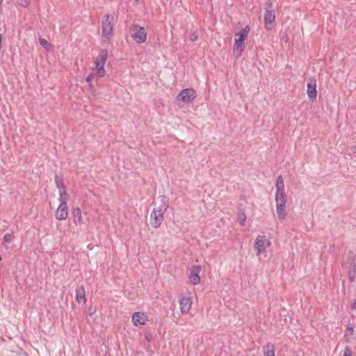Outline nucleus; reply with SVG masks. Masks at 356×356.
I'll list each match as a JSON object with an SVG mask.
<instances>
[{"mask_svg":"<svg viewBox=\"0 0 356 356\" xmlns=\"http://www.w3.org/2000/svg\"><path fill=\"white\" fill-rule=\"evenodd\" d=\"M275 188L276 213L278 218L283 220L286 216V204L287 202V195L284 189V179L281 175L277 177Z\"/></svg>","mask_w":356,"mask_h":356,"instance_id":"1","label":"nucleus"},{"mask_svg":"<svg viewBox=\"0 0 356 356\" xmlns=\"http://www.w3.org/2000/svg\"><path fill=\"white\" fill-rule=\"evenodd\" d=\"M160 204L154 208L150 214V224L154 228L159 227L163 221V214L168 208V201L164 196L159 197Z\"/></svg>","mask_w":356,"mask_h":356,"instance_id":"2","label":"nucleus"},{"mask_svg":"<svg viewBox=\"0 0 356 356\" xmlns=\"http://www.w3.org/2000/svg\"><path fill=\"white\" fill-rule=\"evenodd\" d=\"M113 16L109 14L104 15L102 21V44H108L113 35Z\"/></svg>","mask_w":356,"mask_h":356,"instance_id":"3","label":"nucleus"},{"mask_svg":"<svg viewBox=\"0 0 356 356\" xmlns=\"http://www.w3.org/2000/svg\"><path fill=\"white\" fill-rule=\"evenodd\" d=\"M248 32L249 28L246 26L235 34L233 54L236 58L241 56L244 49L245 40L248 37Z\"/></svg>","mask_w":356,"mask_h":356,"instance_id":"4","label":"nucleus"},{"mask_svg":"<svg viewBox=\"0 0 356 356\" xmlns=\"http://www.w3.org/2000/svg\"><path fill=\"white\" fill-rule=\"evenodd\" d=\"M108 59V51L103 49L100 51L99 55L95 60V67L92 72L97 75V78H102L106 75V70L104 68L105 63Z\"/></svg>","mask_w":356,"mask_h":356,"instance_id":"5","label":"nucleus"},{"mask_svg":"<svg viewBox=\"0 0 356 356\" xmlns=\"http://www.w3.org/2000/svg\"><path fill=\"white\" fill-rule=\"evenodd\" d=\"M197 97L196 91L191 88H185L181 90L175 99L176 104L181 106L184 104H188L194 100Z\"/></svg>","mask_w":356,"mask_h":356,"instance_id":"6","label":"nucleus"},{"mask_svg":"<svg viewBox=\"0 0 356 356\" xmlns=\"http://www.w3.org/2000/svg\"><path fill=\"white\" fill-rule=\"evenodd\" d=\"M271 245L270 239L266 235H258L254 243V248L257 256L265 254Z\"/></svg>","mask_w":356,"mask_h":356,"instance_id":"7","label":"nucleus"},{"mask_svg":"<svg viewBox=\"0 0 356 356\" xmlns=\"http://www.w3.org/2000/svg\"><path fill=\"white\" fill-rule=\"evenodd\" d=\"M131 35L137 43H144L147 40V33L145 29L138 24H134L130 27Z\"/></svg>","mask_w":356,"mask_h":356,"instance_id":"8","label":"nucleus"},{"mask_svg":"<svg viewBox=\"0 0 356 356\" xmlns=\"http://www.w3.org/2000/svg\"><path fill=\"white\" fill-rule=\"evenodd\" d=\"M266 29L270 30L271 28L268 27V24H271L275 21V14L273 10V4L270 0H268L266 3V12L264 16Z\"/></svg>","mask_w":356,"mask_h":356,"instance_id":"9","label":"nucleus"},{"mask_svg":"<svg viewBox=\"0 0 356 356\" xmlns=\"http://www.w3.org/2000/svg\"><path fill=\"white\" fill-rule=\"evenodd\" d=\"M201 271L200 266H193L189 270L188 280L191 284L197 285L201 282L200 273Z\"/></svg>","mask_w":356,"mask_h":356,"instance_id":"10","label":"nucleus"},{"mask_svg":"<svg viewBox=\"0 0 356 356\" xmlns=\"http://www.w3.org/2000/svg\"><path fill=\"white\" fill-rule=\"evenodd\" d=\"M131 321L135 326L144 325L148 321V316L142 312H136L133 314Z\"/></svg>","mask_w":356,"mask_h":356,"instance_id":"11","label":"nucleus"},{"mask_svg":"<svg viewBox=\"0 0 356 356\" xmlns=\"http://www.w3.org/2000/svg\"><path fill=\"white\" fill-rule=\"evenodd\" d=\"M307 94L309 99L314 101L316 99V83L315 79H310L307 84Z\"/></svg>","mask_w":356,"mask_h":356,"instance_id":"12","label":"nucleus"},{"mask_svg":"<svg viewBox=\"0 0 356 356\" xmlns=\"http://www.w3.org/2000/svg\"><path fill=\"white\" fill-rule=\"evenodd\" d=\"M68 216V207L67 204H59L56 212L55 218L58 220H64Z\"/></svg>","mask_w":356,"mask_h":356,"instance_id":"13","label":"nucleus"},{"mask_svg":"<svg viewBox=\"0 0 356 356\" xmlns=\"http://www.w3.org/2000/svg\"><path fill=\"white\" fill-rule=\"evenodd\" d=\"M192 300L191 298H181L179 300L180 311L182 315L187 314L191 309Z\"/></svg>","mask_w":356,"mask_h":356,"instance_id":"14","label":"nucleus"},{"mask_svg":"<svg viewBox=\"0 0 356 356\" xmlns=\"http://www.w3.org/2000/svg\"><path fill=\"white\" fill-rule=\"evenodd\" d=\"M76 300L79 303H85L86 302V291L85 288L83 285L77 287L76 289Z\"/></svg>","mask_w":356,"mask_h":356,"instance_id":"15","label":"nucleus"},{"mask_svg":"<svg viewBox=\"0 0 356 356\" xmlns=\"http://www.w3.org/2000/svg\"><path fill=\"white\" fill-rule=\"evenodd\" d=\"M72 215L74 223L76 225H80L82 222V221H83L82 212H81V210L80 208H79V207L74 208L72 211Z\"/></svg>","mask_w":356,"mask_h":356,"instance_id":"16","label":"nucleus"},{"mask_svg":"<svg viewBox=\"0 0 356 356\" xmlns=\"http://www.w3.org/2000/svg\"><path fill=\"white\" fill-rule=\"evenodd\" d=\"M275 347L273 343H268L263 348L264 356H275Z\"/></svg>","mask_w":356,"mask_h":356,"instance_id":"17","label":"nucleus"},{"mask_svg":"<svg viewBox=\"0 0 356 356\" xmlns=\"http://www.w3.org/2000/svg\"><path fill=\"white\" fill-rule=\"evenodd\" d=\"M54 180H55L56 186V187L58 189V191H65L66 190V187L64 185L63 180V178H62L61 176H60V175H58L57 174L55 175Z\"/></svg>","mask_w":356,"mask_h":356,"instance_id":"18","label":"nucleus"},{"mask_svg":"<svg viewBox=\"0 0 356 356\" xmlns=\"http://www.w3.org/2000/svg\"><path fill=\"white\" fill-rule=\"evenodd\" d=\"M354 325L353 324H348L346 330L345 331L344 337H346V341L347 343H350V339L348 337L351 336L354 332Z\"/></svg>","mask_w":356,"mask_h":356,"instance_id":"19","label":"nucleus"},{"mask_svg":"<svg viewBox=\"0 0 356 356\" xmlns=\"http://www.w3.org/2000/svg\"><path fill=\"white\" fill-rule=\"evenodd\" d=\"M60 204H67L68 194L67 190L59 191Z\"/></svg>","mask_w":356,"mask_h":356,"instance_id":"20","label":"nucleus"},{"mask_svg":"<svg viewBox=\"0 0 356 356\" xmlns=\"http://www.w3.org/2000/svg\"><path fill=\"white\" fill-rule=\"evenodd\" d=\"M356 266H350L348 271V279L350 282H353L355 279L356 276V270H355Z\"/></svg>","mask_w":356,"mask_h":356,"instance_id":"21","label":"nucleus"},{"mask_svg":"<svg viewBox=\"0 0 356 356\" xmlns=\"http://www.w3.org/2000/svg\"><path fill=\"white\" fill-rule=\"evenodd\" d=\"M39 42L42 47H43L45 49L49 50L51 47V44L46 39L43 38H39Z\"/></svg>","mask_w":356,"mask_h":356,"instance_id":"22","label":"nucleus"},{"mask_svg":"<svg viewBox=\"0 0 356 356\" xmlns=\"http://www.w3.org/2000/svg\"><path fill=\"white\" fill-rule=\"evenodd\" d=\"M355 254L353 251H349L348 253V261L350 264V266H356L355 265Z\"/></svg>","mask_w":356,"mask_h":356,"instance_id":"23","label":"nucleus"},{"mask_svg":"<svg viewBox=\"0 0 356 356\" xmlns=\"http://www.w3.org/2000/svg\"><path fill=\"white\" fill-rule=\"evenodd\" d=\"M246 221V215L244 212L239 215L238 222L241 226H244Z\"/></svg>","mask_w":356,"mask_h":356,"instance_id":"24","label":"nucleus"},{"mask_svg":"<svg viewBox=\"0 0 356 356\" xmlns=\"http://www.w3.org/2000/svg\"><path fill=\"white\" fill-rule=\"evenodd\" d=\"M95 78H97V75L93 73V72H91L86 78V82L88 83V84H90V83H92V80L95 79Z\"/></svg>","mask_w":356,"mask_h":356,"instance_id":"25","label":"nucleus"},{"mask_svg":"<svg viewBox=\"0 0 356 356\" xmlns=\"http://www.w3.org/2000/svg\"><path fill=\"white\" fill-rule=\"evenodd\" d=\"M88 90L93 97L97 95V90L93 83L88 84Z\"/></svg>","mask_w":356,"mask_h":356,"instance_id":"26","label":"nucleus"},{"mask_svg":"<svg viewBox=\"0 0 356 356\" xmlns=\"http://www.w3.org/2000/svg\"><path fill=\"white\" fill-rule=\"evenodd\" d=\"M13 235L10 233H6L4 236H3V241L6 243H10L12 241H13Z\"/></svg>","mask_w":356,"mask_h":356,"instance_id":"27","label":"nucleus"},{"mask_svg":"<svg viewBox=\"0 0 356 356\" xmlns=\"http://www.w3.org/2000/svg\"><path fill=\"white\" fill-rule=\"evenodd\" d=\"M17 3L22 7L26 8L30 3V0H17Z\"/></svg>","mask_w":356,"mask_h":356,"instance_id":"28","label":"nucleus"},{"mask_svg":"<svg viewBox=\"0 0 356 356\" xmlns=\"http://www.w3.org/2000/svg\"><path fill=\"white\" fill-rule=\"evenodd\" d=\"M189 39L192 41H196L198 39V33L196 31L190 33Z\"/></svg>","mask_w":356,"mask_h":356,"instance_id":"29","label":"nucleus"},{"mask_svg":"<svg viewBox=\"0 0 356 356\" xmlns=\"http://www.w3.org/2000/svg\"><path fill=\"white\" fill-rule=\"evenodd\" d=\"M343 356H352V351L349 347L345 348Z\"/></svg>","mask_w":356,"mask_h":356,"instance_id":"30","label":"nucleus"},{"mask_svg":"<svg viewBox=\"0 0 356 356\" xmlns=\"http://www.w3.org/2000/svg\"><path fill=\"white\" fill-rule=\"evenodd\" d=\"M145 339L147 341L150 342V341H152V335H151L150 334H146L145 335Z\"/></svg>","mask_w":356,"mask_h":356,"instance_id":"31","label":"nucleus"},{"mask_svg":"<svg viewBox=\"0 0 356 356\" xmlns=\"http://www.w3.org/2000/svg\"><path fill=\"white\" fill-rule=\"evenodd\" d=\"M351 309H356V300H355L353 302V304L351 305Z\"/></svg>","mask_w":356,"mask_h":356,"instance_id":"32","label":"nucleus"},{"mask_svg":"<svg viewBox=\"0 0 356 356\" xmlns=\"http://www.w3.org/2000/svg\"><path fill=\"white\" fill-rule=\"evenodd\" d=\"M2 35L0 33V47L1 48Z\"/></svg>","mask_w":356,"mask_h":356,"instance_id":"33","label":"nucleus"},{"mask_svg":"<svg viewBox=\"0 0 356 356\" xmlns=\"http://www.w3.org/2000/svg\"><path fill=\"white\" fill-rule=\"evenodd\" d=\"M354 152H356V145L353 147Z\"/></svg>","mask_w":356,"mask_h":356,"instance_id":"34","label":"nucleus"},{"mask_svg":"<svg viewBox=\"0 0 356 356\" xmlns=\"http://www.w3.org/2000/svg\"><path fill=\"white\" fill-rule=\"evenodd\" d=\"M136 1H138V0H136Z\"/></svg>","mask_w":356,"mask_h":356,"instance_id":"35","label":"nucleus"}]
</instances>
